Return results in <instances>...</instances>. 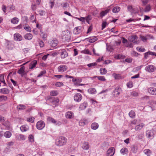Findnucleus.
<instances>
[{"instance_id": "f257e3e1", "label": "nucleus", "mask_w": 156, "mask_h": 156, "mask_svg": "<svg viewBox=\"0 0 156 156\" xmlns=\"http://www.w3.org/2000/svg\"><path fill=\"white\" fill-rule=\"evenodd\" d=\"M67 140V139L65 137L60 136L56 139L55 144L58 147H62L66 144Z\"/></svg>"}, {"instance_id": "f03ea898", "label": "nucleus", "mask_w": 156, "mask_h": 156, "mask_svg": "<svg viewBox=\"0 0 156 156\" xmlns=\"http://www.w3.org/2000/svg\"><path fill=\"white\" fill-rule=\"evenodd\" d=\"M47 121L48 123H52L57 126H59L61 124V122L60 121H57L54 118L50 116L47 117Z\"/></svg>"}, {"instance_id": "7ed1b4c3", "label": "nucleus", "mask_w": 156, "mask_h": 156, "mask_svg": "<svg viewBox=\"0 0 156 156\" xmlns=\"http://www.w3.org/2000/svg\"><path fill=\"white\" fill-rule=\"evenodd\" d=\"M64 35L62 36V39L64 41H69L71 40V35L69 31L66 30L63 32Z\"/></svg>"}, {"instance_id": "20e7f679", "label": "nucleus", "mask_w": 156, "mask_h": 156, "mask_svg": "<svg viewBox=\"0 0 156 156\" xmlns=\"http://www.w3.org/2000/svg\"><path fill=\"white\" fill-rule=\"evenodd\" d=\"M156 68L153 65H149L147 66L145 70L147 72L149 73H152L155 71Z\"/></svg>"}, {"instance_id": "39448f33", "label": "nucleus", "mask_w": 156, "mask_h": 156, "mask_svg": "<svg viewBox=\"0 0 156 156\" xmlns=\"http://www.w3.org/2000/svg\"><path fill=\"white\" fill-rule=\"evenodd\" d=\"M138 37L136 35H134L129 36L128 38V40L135 44H137L139 43V41L138 40Z\"/></svg>"}, {"instance_id": "423d86ee", "label": "nucleus", "mask_w": 156, "mask_h": 156, "mask_svg": "<svg viewBox=\"0 0 156 156\" xmlns=\"http://www.w3.org/2000/svg\"><path fill=\"white\" fill-rule=\"evenodd\" d=\"M68 69L67 66L64 65H61L57 68V70L58 72L62 73L66 71Z\"/></svg>"}, {"instance_id": "0eeeda50", "label": "nucleus", "mask_w": 156, "mask_h": 156, "mask_svg": "<svg viewBox=\"0 0 156 156\" xmlns=\"http://www.w3.org/2000/svg\"><path fill=\"white\" fill-rule=\"evenodd\" d=\"M36 126L37 129L41 130L45 127V124L43 121H39L37 123Z\"/></svg>"}, {"instance_id": "6e6552de", "label": "nucleus", "mask_w": 156, "mask_h": 156, "mask_svg": "<svg viewBox=\"0 0 156 156\" xmlns=\"http://www.w3.org/2000/svg\"><path fill=\"white\" fill-rule=\"evenodd\" d=\"M140 37L141 40L144 42H145L147 40L153 38V37L150 34H147L145 36L140 35Z\"/></svg>"}, {"instance_id": "1a4fd4ad", "label": "nucleus", "mask_w": 156, "mask_h": 156, "mask_svg": "<svg viewBox=\"0 0 156 156\" xmlns=\"http://www.w3.org/2000/svg\"><path fill=\"white\" fill-rule=\"evenodd\" d=\"M154 133L153 130H147L146 132L147 137L149 139H152L154 137Z\"/></svg>"}, {"instance_id": "9d476101", "label": "nucleus", "mask_w": 156, "mask_h": 156, "mask_svg": "<svg viewBox=\"0 0 156 156\" xmlns=\"http://www.w3.org/2000/svg\"><path fill=\"white\" fill-rule=\"evenodd\" d=\"M82 98V96L79 93L76 94L74 96V100L76 102H80Z\"/></svg>"}, {"instance_id": "9b49d317", "label": "nucleus", "mask_w": 156, "mask_h": 156, "mask_svg": "<svg viewBox=\"0 0 156 156\" xmlns=\"http://www.w3.org/2000/svg\"><path fill=\"white\" fill-rule=\"evenodd\" d=\"M115 149L113 147L109 148L107 152L106 156H113L115 152Z\"/></svg>"}, {"instance_id": "f8f14e48", "label": "nucleus", "mask_w": 156, "mask_h": 156, "mask_svg": "<svg viewBox=\"0 0 156 156\" xmlns=\"http://www.w3.org/2000/svg\"><path fill=\"white\" fill-rule=\"evenodd\" d=\"M121 91V88L119 87H117L114 90L113 94L115 97H117L119 96Z\"/></svg>"}, {"instance_id": "ddd939ff", "label": "nucleus", "mask_w": 156, "mask_h": 156, "mask_svg": "<svg viewBox=\"0 0 156 156\" xmlns=\"http://www.w3.org/2000/svg\"><path fill=\"white\" fill-rule=\"evenodd\" d=\"M14 40L16 41H20L22 40V36L19 33H16L14 35Z\"/></svg>"}, {"instance_id": "4468645a", "label": "nucleus", "mask_w": 156, "mask_h": 156, "mask_svg": "<svg viewBox=\"0 0 156 156\" xmlns=\"http://www.w3.org/2000/svg\"><path fill=\"white\" fill-rule=\"evenodd\" d=\"M148 92L151 94L156 95V88L153 87H150L147 89Z\"/></svg>"}, {"instance_id": "2eb2a0df", "label": "nucleus", "mask_w": 156, "mask_h": 156, "mask_svg": "<svg viewBox=\"0 0 156 156\" xmlns=\"http://www.w3.org/2000/svg\"><path fill=\"white\" fill-rule=\"evenodd\" d=\"M60 56L62 59H64L68 56V53L66 50H62L60 52Z\"/></svg>"}, {"instance_id": "dca6fc26", "label": "nucleus", "mask_w": 156, "mask_h": 156, "mask_svg": "<svg viewBox=\"0 0 156 156\" xmlns=\"http://www.w3.org/2000/svg\"><path fill=\"white\" fill-rule=\"evenodd\" d=\"M16 138L19 140H24L26 139V136L22 134H17Z\"/></svg>"}, {"instance_id": "f3484780", "label": "nucleus", "mask_w": 156, "mask_h": 156, "mask_svg": "<svg viewBox=\"0 0 156 156\" xmlns=\"http://www.w3.org/2000/svg\"><path fill=\"white\" fill-rule=\"evenodd\" d=\"M3 124L6 127L7 129L9 130H12V128L11 126L10 123L8 121H5V122L3 123Z\"/></svg>"}, {"instance_id": "a211bd4d", "label": "nucleus", "mask_w": 156, "mask_h": 156, "mask_svg": "<svg viewBox=\"0 0 156 156\" xmlns=\"http://www.w3.org/2000/svg\"><path fill=\"white\" fill-rule=\"evenodd\" d=\"M89 143L87 142H84L83 143L82 148L84 150H88L89 149Z\"/></svg>"}, {"instance_id": "6ab92c4d", "label": "nucleus", "mask_w": 156, "mask_h": 156, "mask_svg": "<svg viewBox=\"0 0 156 156\" xmlns=\"http://www.w3.org/2000/svg\"><path fill=\"white\" fill-rule=\"evenodd\" d=\"M29 129V127L27 125H24L21 126L20 127V129L23 132L27 131Z\"/></svg>"}, {"instance_id": "aec40b11", "label": "nucleus", "mask_w": 156, "mask_h": 156, "mask_svg": "<svg viewBox=\"0 0 156 156\" xmlns=\"http://www.w3.org/2000/svg\"><path fill=\"white\" fill-rule=\"evenodd\" d=\"M37 63V61L36 60H34L32 62L30 63L29 66L30 69H33L34 68Z\"/></svg>"}, {"instance_id": "412c9836", "label": "nucleus", "mask_w": 156, "mask_h": 156, "mask_svg": "<svg viewBox=\"0 0 156 156\" xmlns=\"http://www.w3.org/2000/svg\"><path fill=\"white\" fill-rule=\"evenodd\" d=\"M58 43V41L56 39H54L50 41V45L52 47H56Z\"/></svg>"}, {"instance_id": "4be33fe9", "label": "nucleus", "mask_w": 156, "mask_h": 156, "mask_svg": "<svg viewBox=\"0 0 156 156\" xmlns=\"http://www.w3.org/2000/svg\"><path fill=\"white\" fill-rule=\"evenodd\" d=\"M90 127L92 129L95 130L98 128L99 125L96 122H93L91 124Z\"/></svg>"}, {"instance_id": "5701e85b", "label": "nucleus", "mask_w": 156, "mask_h": 156, "mask_svg": "<svg viewBox=\"0 0 156 156\" xmlns=\"http://www.w3.org/2000/svg\"><path fill=\"white\" fill-rule=\"evenodd\" d=\"M66 117L67 119H71L73 117V113L71 112H68L66 113Z\"/></svg>"}, {"instance_id": "b1692460", "label": "nucleus", "mask_w": 156, "mask_h": 156, "mask_svg": "<svg viewBox=\"0 0 156 156\" xmlns=\"http://www.w3.org/2000/svg\"><path fill=\"white\" fill-rule=\"evenodd\" d=\"M87 103L86 102H84L83 103L81 104L79 107V109L80 110H83L85 109L87 107Z\"/></svg>"}, {"instance_id": "393cba45", "label": "nucleus", "mask_w": 156, "mask_h": 156, "mask_svg": "<svg viewBox=\"0 0 156 156\" xmlns=\"http://www.w3.org/2000/svg\"><path fill=\"white\" fill-rule=\"evenodd\" d=\"M87 91L89 93L92 94H95L97 93L96 89L94 88H91L89 89Z\"/></svg>"}, {"instance_id": "a878e982", "label": "nucleus", "mask_w": 156, "mask_h": 156, "mask_svg": "<svg viewBox=\"0 0 156 156\" xmlns=\"http://www.w3.org/2000/svg\"><path fill=\"white\" fill-rule=\"evenodd\" d=\"M144 126V123H141L136 126L135 127V129L136 131L140 130H141Z\"/></svg>"}, {"instance_id": "bb28decb", "label": "nucleus", "mask_w": 156, "mask_h": 156, "mask_svg": "<svg viewBox=\"0 0 156 156\" xmlns=\"http://www.w3.org/2000/svg\"><path fill=\"white\" fill-rule=\"evenodd\" d=\"M25 68L24 67H22L18 70V73L21 75L22 76H23L25 74Z\"/></svg>"}, {"instance_id": "cd10ccee", "label": "nucleus", "mask_w": 156, "mask_h": 156, "mask_svg": "<svg viewBox=\"0 0 156 156\" xmlns=\"http://www.w3.org/2000/svg\"><path fill=\"white\" fill-rule=\"evenodd\" d=\"M9 92V90L7 88H3L0 89V93L2 94H8Z\"/></svg>"}, {"instance_id": "c85d7f7f", "label": "nucleus", "mask_w": 156, "mask_h": 156, "mask_svg": "<svg viewBox=\"0 0 156 156\" xmlns=\"http://www.w3.org/2000/svg\"><path fill=\"white\" fill-rule=\"evenodd\" d=\"M120 152L122 154L124 155L128 153V151L126 148L124 147L121 149Z\"/></svg>"}, {"instance_id": "c756f323", "label": "nucleus", "mask_w": 156, "mask_h": 156, "mask_svg": "<svg viewBox=\"0 0 156 156\" xmlns=\"http://www.w3.org/2000/svg\"><path fill=\"white\" fill-rule=\"evenodd\" d=\"M19 21V19L16 17L13 18L11 20V23L13 24H17Z\"/></svg>"}, {"instance_id": "7c9ffc66", "label": "nucleus", "mask_w": 156, "mask_h": 156, "mask_svg": "<svg viewBox=\"0 0 156 156\" xmlns=\"http://www.w3.org/2000/svg\"><path fill=\"white\" fill-rule=\"evenodd\" d=\"M24 37L26 40H30L32 39L33 36L32 34L30 33H27L25 35Z\"/></svg>"}, {"instance_id": "2f4dec72", "label": "nucleus", "mask_w": 156, "mask_h": 156, "mask_svg": "<svg viewBox=\"0 0 156 156\" xmlns=\"http://www.w3.org/2000/svg\"><path fill=\"white\" fill-rule=\"evenodd\" d=\"M109 11V9H107L105 11L101 12L100 13V16L101 17H103Z\"/></svg>"}, {"instance_id": "473e14b6", "label": "nucleus", "mask_w": 156, "mask_h": 156, "mask_svg": "<svg viewBox=\"0 0 156 156\" xmlns=\"http://www.w3.org/2000/svg\"><path fill=\"white\" fill-rule=\"evenodd\" d=\"M98 40V38L96 36H94L88 39V41L91 43L95 42Z\"/></svg>"}, {"instance_id": "72a5a7b5", "label": "nucleus", "mask_w": 156, "mask_h": 156, "mask_svg": "<svg viewBox=\"0 0 156 156\" xmlns=\"http://www.w3.org/2000/svg\"><path fill=\"white\" fill-rule=\"evenodd\" d=\"M4 135L6 138H9L12 136V133L10 132L7 131L4 133Z\"/></svg>"}, {"instance_id": "f704fd0d", "label": "nucleus", "mask_w": 156, "mask_h": 156, "mask_svg": "<svg viewBox=\"0 0 156 156\" xmlns=\"http://www.w3.org/2000/svg\"><path fill=\"white\" fill-rule=\"evenodd\" d=\"M114 58L118 59H122L125 58L124 55H123L121 54H119L116 55L114 56Z\"/></svg>"}, {"instance_id": "c9c22d12", "label": "nucleus", "mask_w": 156, "mask_h": 156, "mask_svg": "<svg viewBox=\"0 0 156 156\" xmlns=\"http://www.w3.org/2000/svg\"><path fill=\"white\" fill-rule=\"evenodd\" d=\"M120 8L119 6H115L112 9V11L113 13H118L120 11Z\"/></svg>"}, {"instance_id": "e433bc0d", "label": "nucleus", "mask_w": 156, "mask_h": 156, "mask_svg": "<svg viewBox=\"0 0 156 156\" xmlns=\"http://www.w3.org/2000/svg\"><path fill=\"white\" fill-rule=\"evenodd\" d=\"M24 28L28 32H30L31 31L30 27L27 24H26L24 25Z\"/></svg>"}, {"instance_id": "4c0bfd02", "label": "nucleus", "mask_w": 156, "mask_h": 156, "mask_svg": "<svg viewBox=\"0 0 156 156\" xmlns=\"http://www.w3.org/2000/svg\"><path fill=\"white\" fill-rule=\"evenodd\" d=\"M93 78H97L100 81H105L106 80V79L105 77L104 76H95L93 77Z\"/></svg>"}, {"instance_id": "58836bf2", "label": "nucleus", "mask_w": 156, "mask_h": 156, "mask_svg": "<svg viewBox=\"0 0 156 156\" xmlns=\"http://www.w3.org/2000/svg\"><path fill=\"white\" fill-rule=\"evenodd\" d=\"M129 115L130 118H133L135 117V113L133 111L131 110L129 112Z\"/></svg>"}, {"instance_id": "ea45409f", "label": "nucleus", "mask_w": 156, "mask_h": 156, "mask_svg": "<svg viewBox=\"0 0 156 156\" xmlns=\"http://www.w3.org/2000/svg\"><path fill=\"white\" fill-rule=\"evenodd\" d=\"M58 91L56 90H53L51 91L50 92V94L52 96H55L58 95Z\"/></svg>"}, {"instance_id": "a19ab883", "label": "nucleus", "mask_w": 156, "mask_h": 156, "mask_svg": "<svg viewBox=\"0 0 156 156\" xmlns=\"http://www.w3.org/2000/svg\"><path fill=\"white\" fill-rule=\"evenodd\" d=\"M17 108L19 110H24L26 108V106L20 104L17 106Z\"/></svg>"}, {"instance_id": "79ce46f5", "label": "nucleus", "mask_w": 156, "mask_h": 156, "mask_svg": "<svg viewBox=\"0 0 156 156\" xmlns=\"http://www.w3.org/2000/svg\"><path fill=\"white\" fill-rule=\"evenodd\" d=\"M80 31V30L78 27H75L73 30V33L76 34H79Z\"/></svg>"}, {"instance_id": "37998d69", "label": "nucleus", "mask_w": 156, "mask_h": 156, "mask_svg": "<svg viewBox=\"0 0 156 156\" xmlns=\"http://www.w3.org/2000/svg\"><path fill=\"white\" fill-rule=\"evenodd\" d=\"M100 73L102 75L105 74L107 73V71L105 68H101L100 69Z\"/></svg>"}, {"instance_id": "c03bdc74", "label": "nucleus", "mask_w": 156, "mask_h": 156, "mask_svg": "<svg viewBox=\"0 0 156 156\" xmlns=\"http://www.w3.org/2000/svg\"><path fill=\"white\" fill-rule=\"evenodd\" d=\"M7 99V97L4 95L0 96V102L5 101Z\"/></svg>"}, {"instance_id": "a18cd8bd", "label": "nucleus", "mask_w": 156, "mask_h": 156, "mask_svg": "<svg viewBox=\"0 0 156 156\" xmlns=\"http://www.w3.org/2000/svg\"><path fill=\"white\" fill-rule=\"evenodd\" d=\"M41 32V36L42 37V38L44 40H45L46 39V38L47 37V34L45 33Z\"/></svg>"}, {"instance_id": "49530a36", "label": "nucleus", "mask_w": 156, "mask_h": 156, "mask_svg": "<svg viewBox=\"0 0 156 156\" xmlns=\"http://www.w3.org/2000/svg\"><path fill=\"white\" fill-rule=\"evenodd\" d=\"M112 76L115 79H119L121 78V76L119 74L114 73L112 74Z\"/></svg>"}, {"instance_id": "de8ad7c7", "label": "nucleus", "mask_w": 156, "mask_h": 156, "mask_svg": "<svg viewBox=\"0 0 156 156\" xmlns=\"http://www.w3.org/2000/svg\"><path fill=\"white\" fill-rule=\"evenodd\" d=\"M34 136L33 135L30 134L29 135L28 137V140L29 142H33L34 141Z\"/></svg>"}, {"instance_id": "09e8293b", "label": "nucleus", "mask_w": 156, "mask_h": 156, "mask_svg": "<svg viewBox=\"0 0 156 156\" xmlns=\"http://www.w3.org/2000/svg\"><path fill=\"white\" fill-rule=\"evenodd\" d=\"M84 18H85V20H86L88 23H89L90 21L92 19V17L90 15H88Z\"/></svg>"}, {"instance_id": "8fccbe9b", "label": "nucleus", "mask_w": 156, "mask_h": 156, "mask_svg": "<svg viewBox=\"0 0 156 156\" xmlns=\"http://www.w3.org/2000/svg\"><path fill=\"white\" fill-rule=\"evenodd\" d=\"M151 9V7L150 5H147L144 9V11L145 12H149Z\"/></svg>"}, {"instance_id": "3c124183", "label": "nucleus", "mask_w": 156, "mask_h": 156, "mask_svg": "<svg viewBox=\"0 0 156 156\" xmlns=\"http://www.w3.org/2000/svg\"><path fill=\"white\" fill-rule=\"evenodd\" d=\"M152 52L149 51L147 52H146L144 53V58H147L149 55H152V54H151Z\"/></svg>"}, {"instance_id": "603ef678", "label": "nucleus", "mask_w": 156, "mask_h": 156, "mask_svg": "<svg viewBox=\"0 0 156 156\" xmlns=\"http://www.w3.org/2000/svg\"><path fill=\"white\" fill-rule=\"evenodd\" d=\"M144 153L147 155H149L151 153V151L149 149H145L144 151Z\"/></svg>"}, {"instance_id": "864d4df0", "label": "nucleus", "mask_w": 156, "mask_h": 156, "mask_svg": "<svg viewBox=\"0 0 156 156\" xmlns=\"http://www.w3.org/2000/svg\"><path fill=\"white\" fill-rule=\"evenodd\" d=\"M46 73V70H43L41 71L39 73L37 76V77H40L43 76V75L44 74H45Z\"/></svg>"}, {"instance_id": "5fc2aeb1", "label": "nucleus", "mask_w": 156, "mask_h": 156, "mask_svg": "<svg viewBox=\"0 0 156 156\" xmlns=\"http://www.w3.org/2000/svg\"><path fill=\"white\" fill-rule=\"evenodd\" d=\"M63 85V84L62 82H58L56 83L55 86L57 87H60Z\"/></svg>"}, {"instance_id": "6e6d98bb", "label": "nucleus", "mask_w": 156, "mask_h": 156, "mask_svg": "<svg viewBox=\"0 0 156 156\" xmlns=\"http://www.w3.org/2000/svg\"><path fill=\"white\" fill-rule=\"evenodd\" d=\"M97 65V63L96 62H93L90 64H88L87 65V66L89 67H91Z\"/></svg>"}, {"instance_id": "4d7b16f0", "label": "nucleus", "mask_w": 156, "mask_h": 156, "mask_svg": "<svg viewBox=\"0 0 156 156\" xmlns=\"http://www.w3.org/2000/svg\"><path fill=\"white\" fill-rule=\"evenodd\" d=\"M34 118L33 117H30L27 119V120L31 123H33L34 121Z\"/></svg>"}, {"instance_id": "13d9d810", "label": "nucleus", "mask_w": 156, "mask_h": 156, "mask_svg": "<svg viewBox=\"0 0 156 156\" xmlns=\"http://www.w3.org/2000/svg\"><path fill=\"white\" fill-rule=\"evenodd\" d=\"M75 18L82 22H85V18L83 17H81L80 18L75 17Z\"/></svg>"}, {"instance_id": "bf43d9fd", "label": "nucleus", "mask_w": 156, "mask_h": 156, "mask_svg": "<svg viewBox=\"0 0 156 156\" xmlns=\"http://www.w3.org/2000/svg\"><path fill=\"white\" fill-rule=\"evenodd\" d=\"M143 66H138L136 67L135 68L133 69V71H137L139 70H140Z\"/></svg>"}, {"instance_id": "052dcab7", "label": "nucleus", "mask_w": 156, "mask_h": 156, "mask_svg": "<svg viewBox=\"0 0 156 156\" xmlns=\"http://www.w3.org/2000/svg\"><path fill=\"white\" fill-rule=\"evenodd\" d=\"M127 86L129 88H131L133 86V83L132 82H129L127 83Z\"/></svg>"}, {"instance_id": "680f3d73", "label": "nucleus", "mask_w": 156, "mask_h": 156, "mask_svg": "<svg viewBox=\"0 0 156 156\" xmlns=\"http://www.w3.org/2000/svg\"><path fill=\"white\" fill-rule=\"evenodd\" d=\"M58 54V52L56 51H53L51 54H49L50 55L52 56H55L57 55Z\"/></svg>"}, {"instance_id": "e2e57ef3", "label": "nucleus", "mask_w": 156, "mask_h": 156, "mask_svg": "<svg viewBox=\"0 0 156 156\" xmlns=\"http://www.w3.org/2000/svg\"><path fill=\"white\" fill-rule=\"evenodd\" d=\"M36 5L35 4H33L31 5V8L32 10L34 11L36 9Z\"/></svg>"}, {"instance_id": "0e129e2a", "label": "nucleus", "mask_w": 156, "mask_h": 156, "mask_svg": "<svg viewBox=\"0 0 156 156\" xmlns=\"http://www.w3.org/2000/svg\"><path fill=\"white\" fill-rule=\"evenodd\" d=\"M11 81L12 83L15 86H18V84L17 83V82L16 81L12 79H11Z\"/></svg>"}, {"instance_id": "69168bd1", "label": "nucleus", "mask_w": 156, "mask_h": 156, "mask_svg": "<svg viewBox=\"0 0 156 156\" xmlns=\"http://www.w3.org/2000/svg\"><path fill=\"white\" fill-rule=\"evenodd\" d=\"M9 10L11 12L14 11L15 9V6L12 5H11L9 6Z\"/></svg>"}, {"instance_id": "338daca9", "label": "nucleus", "mask_w": 156, "mask_h": 156, "mask_svg": "<svg viewBox=\"0 0 156 156\" xmlns=\"http://www.w3.org/2000/svg\"><path fill=\"white\" fill-rule=\"evenodd\" d=\"M137 50L140 52H144L145 51V49L144 48H136Z\"/></svg>"}, {"instance_id": "774afa93", "label": "nucleus", "mask_w": 156, "mask_h": 156, "mask_svg": "<svg viewBox=\"0 0 156 156\" xmlns=\"http://www.w3.org/2000/svg\"><path fill=\"white\" fill-rule=\"evenodd\" d=\"M79 125L80 126H83L85 125V122L83 120H81L79 122Z\"/></svg>"}]
</instances>
